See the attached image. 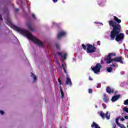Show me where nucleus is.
<instances>
[{
  "mask_svg": "<svg viewBox=\"0 0 128 128\" xmlns=\"http://www.w3.org/2000/svg\"><path fill=\"white\" fill-rule=\"evenodd\" d=\"M86 52L87 54H92L96 52V48L94 46H92V44H87L86 45Z\"/></svg>",
  "mask_w": 128,
  "mask_h": 128,
  "instance_id": "obj_4",
  "label": "nucleus"
},
{
  "mask_svg": "<svg viewBox=\"0 0 128 128\" xmlns=\"http://www.w3.org/2000/svg\"><path fill=\"white\" fill-rule=\"evenodd\" d=\"M124 118H126V120H128V116H124Z\"/></svg>",
  "mask_w": 128,
  "mask_h": 128,
  "instance_id": "obj_38",
  "label": "nucleus"
},
{
  "mask_svg": "<svg viewBox=\"0 0 128 128\" xmlns=\"http://www.w3.org/2000/svg\"><path fill=\"white\" fill-rule=\"evenodd\" d=\"M96 108H98V106L96 105Z\"/></svg>",
  "mask_w": 128,
  "mask_h": 128,
  "instance_id": "obj_45",
  "label": "nucleus"
},
{
  "mask_svg": "<svg viewBox=\"0 0 128 128\" xmlns=\"http://www.w3.org/2000/svg\"><path fill=\"white\" fill-rule=\"evenodd\" d=\"M58 56H60L62 58V60H66V56H68V54H66V53H65L62 56V52H58Z\"/></svg>",
  "mask_w": 128,
  "mask_h": 128,
  "instance_id": "obj_8",
  "label": "nucleus"
},
{
  "mask_svg": "<svg viewBox=\"0 0 128 128\" xmlns=\"http://www.w3.org/2000/svg\"><path fill=\"white\" fill-rule=\"evenodd\" d=\"M106 0H98V4H106Z\"/></svg>",
  "mask_w": 128,
  "mask_h": 128,
  "instance_id": "obj_13",
  "label": "nucleus"
},
{
  "mask_svg": "<svg viewBox=\"0 0 128 128\" xmlns=\"http://www.w3.org/2000/svg\"><path fill=\"white\" fill-rule=\"evenodd\" d=\"M100 86H101L100 84H98V86H96V88H100Z\"/></svg>",
  "mask_w": 128,
  "mask_h": 128,
  "instance_id": "obj_33",
  "label": "nucleus"
},
{
  "mask_svg": "<svg viewBox=\"0 0 128 128\" xmlns=\"http://www.w3.org/2000/svg\"><path fill=\"white\" fill-rule=\"evenodd\" d=\"M122 128H126V127H124H124H123Z\"/></svg>",
  "mask_w": 128,
  "mask_h": 128,
  "instance_id": "obj_47",
  "label": "nucleus"
},
{
  "mask_svg": "<svg viewBox=\"0 0 128 128\" xmlns=\"http://www.w3.org/2000/svg\"><path fill=\"white\" fill-rule=\"evenodd\" d=\"M103 100L104 102H108V96H104Z\"/></svg>",
  "mask_w": 128,
  "mask_h": 128,
  "instance_id": "obj_19",
  "label": "nucleus"
},
{
  "mask_svg": "<svg viewBox=\"0 0 128 128\" xmlns=\"http://www.w3.org/2000/svg\"><path fill=\"white\" fill-rule=\"evenodd\" d=\"M56 48L57 50H60V44H56Z\"/></svg>",
  "mask_w": 128,
  "mask_h": 128,
  "instance_id": "obj_26",
  "label": "nucleus"
},
{
  "mask_svg": "<svg viewBox=\"0 0 128 128\" xmlns=\"http://www.w3.org/2000/svg\"><path fill=\"white\" fill-rule=\"evenodd\" d=\"M116 53H110L106 58H104V60L106 62V64H110L112 62H120L122 64H124V61H122V57L119 56L116 57L113 59L112 58V56H116Z\"/></svg>",
  "mask_w": 128,
  "mask_h": 128,
  "instance_id": "obj_3",
  "label": "nucleus"
},
{
  "mask_svg": "<svg viewBox=\"0 0 128 128\" xmlns=\"http://www.w3.org/2000/svg\"><path fill=\"white\" fill-rule=\"evenodd\" d=\"M58 82L60 84H62V80H58Z\"/></svg>",
  "mask_w": 128,
  "mask_h": 128,
  "instance_id": "obj_37",
  "label": "nucleus"
},
{
  "mask_svg": "<svg viewBox=\"0 0 128 128\" xmlns=\"http://www.w3.org/2000/svg\"><path fill=\"white\" fill-rule=\"evenodd\" d=\"M36 82V81H34V82Z\"/></svg>",
  "mask_w": 128,
  "mask_h": 128,
  "instance_id": "obj_48",
  "label": "nucleus"
},
{
  "mask_svg": "<svg viewBox=\"0 0 128 128\" xmlns=\"http://www.w3.org/2000/svg\"><path fill=\"white\" fill-rule=\"evenodd\" d=\"M62 66L63 68V70H64V72H65V74H68V72H66V64L64 65V64H62Z\"/></svg>",
  "mask_w": 128,
  "mask_h": 128,
  "instance_id": "obj_11",
  "label": "nucleus"
},
{
  "mask_svg": "<svg viewBox=\"0 0 128 128\" xmlns=\"http://www.w3.org/2000/svg\"><path fill=\"white\" fill-rule=\"evenodd\" d=\"M126 34L128 35V30H126Z\"/></svg>",
  "mask_w": 128,
  "mask_h": 128,
  "instance_id": "obj_43",
  "label": "nucleus"
},
{
  "mask_svg": "<svg viewBox=\"0 0 128 128\" xmlns=\"http://www.w3.org/2000/svg\"><path fill=\"white\" fill-rule=\"evenodd\" d=\"M66 84H67V86H72V80H66Z\"/></svg>",
  "mask_w": 128,
  "mask_h": 128,
  "instance_id": "obj_17",
  "label": "nucleus"
},
{
  "mask_svg": "<svg viewBox=\"0 0 128 128\" xmlns=\"http://www.w3.org/2000/svg\"><path fill=\"white\" fill-rule=\"evenodd\" d=\"M116 124H113V128H116Z\"/></svg>",
  "mask_w": 128,
  "mask_h": 128,
  "instance_id": "obj_40",
  "label": "nucleus"
},
{
  "mask_svg": "<svg viewBox=\"0 0 128 128\" xmlns=\"http://www.w3.org/2000/svg\"><path fill=\"white\" fill-rule=\"evenodd\" d=\"M60 92H61V98H64V91H62V88H60Z\"/></svg>",
  "mask_w": 128,
  "mask_h": 128,
  "instance_id": "obj_15",
  "label": "nucleus"
},
{
  "mask_svg": "<svg viewBox=\"0 0 128 128\" xmlns=\"http://www.w3.org/2000/svg\"><path fill=\"white\" fill-rule=\"evenodd\" d=\"M82 48L84 50H86V46L84 44H82Z\"/></svg>",
  "mask_w": 128,
  "mask_h": 128,
  "instance_id": "obj_22",
  "label": "nucleus"
},
{
  "mask_svg": "<svg viewBox=\"0 0 128 128\" xmlns=\"http://www.w3.org/2000/svg\"><path fill=\"white\" fill-rule=\"evenodd\" d=\"M0 20H2V15H0Z\"/></svg>",
  "mask_w": 128,
  "mask_h": 128,
  "instance_id": "obj_35",
  "label": "nucleus"
},
{
  "mask_svg": "<svg viewBox=\"0 0 128 128\" xmlns=\"http://www.w3.org/2000/svg\"><path fill=\"white\" fill-rule=\"evenodd\" d=\"M0 114H4V111L2 110H0Z\"/></svg>",
  "mask_w": 128,
  "mask_h": 128,
  "instance_id": "obj_34",
  "label": "nucleus"
},
{
  "mask_svg": "<svg viewBox=\"0 0 128 128\" xmlns=\"http://www.w3.org/2000/svg\"><path fill=\"white\" fill-rule=\"evenodd\" d=\"M106 91L108 94H112V92H114V89H112L110 86H108Z\"/></svg>",
  "mask_w": 128,
  "mask_h": 128,
  "instance_id": "obj_10",
  "label": "nucleus"
},
{
  "mask_svg": "<svg viewBox=\"0 0 128 128\" xmlns=\"http://www.w3.org/2000/svg\"><path fill=\"white\" fill-rule=\"evenodd\" d=\"M6 20V24H8V26H10L12 28H13V30H14L16 32H20V34H21L24 36L26 38H27L28 40H30L32 42H34V44H38V46H44V43L42 41L40 40L31 34L30 33L28 32V30L20 29V28L19 27L14 25L12 23V20H10V19L7 18Z\"/></svg>",
  "mask_w": 128,
  "mask_h": 128,
  "instance_id": "obj_1",
  "label": "nucleus"
},
{
  "mask_svg": "<svg viewBox=\"0 0 128 128\" xmlns=\"http://www.w3.org/2000/svg\"><path fill=\"white\" fill-rule=\"evenodd\" d=\"M124 104L125 106H128V99L124 102Z\"/></svg>",
  "mask_w": 128,
  "mask_h": 128,
  "instance_id": "obj_24",
  "label": "nucleus"
},
{
  "mask_svg": "<svg viewBox=\"0 0 128 128\" xmlns=\"http://www.w3.org/2000/svg\"><path fill=\"white\" fill-rule=\"evenodd\" d=\"M97 44H98V46H100V41H98Z\"/></svg>",
  "mask_w": 128,
  "mask_h": 128,
  "instance_id": "obj_32",
  "label": "nucleus"
},
{
  "mask_svg": "<svg viewBox=\"0 0 128 128\" xmlns=\"http://www.w3.org/2000/svg\"><path fill=\"white\" fill-rule=\"evenodd\" d=\"M117 124H118V126H120V128H124V126L122 124H120L119 123Z\"/></svg>",
  "mask_w": 128,
  "mask_h": 128,
  "instance_id": "obj_25",
  "label": "nucleus"
},
{
  "mask_svg": "<svg viewBox=\"0 0 128 128\" xmlns=\"http://www.w3.org/2000/svg\"><path fill=\"white\" fill-rule=\"evenodd\" d=\"M31 76L33 78L34 80H36V76L34 73H31Z\"/></svg>",
  "mask_w": 128,
  "mask_h": 128,
  "instance_id": "obj_20",
  "label": "nucleus"
},
{
  "mask_svg": "<svg viewBox=\"0 0 128 128\" xmlns=\"http://www.w3.org/2000/svg\"><path fill=\"white\" fill-rule=\"evenodd\" d=\"M100 62H101V64H104V60H101Z\"/></svg>",
  "mask_w": 128,
  "mask_h": 128,
  "instance_id": "obj_44",
  "label": "nucleus"
},
{
  "mask_svg": "<svg viewBox=\"0 0 128 128\" xmlns=\"http://www.w3.org/2000/svg\"><path fill=\"white\" fill-rule=\"evenodd\" d=\"M110 66L114 67V68H118V65L116 64V63H114V64H110Z\"/></svg>",
  "mask_w": 128,
  "mask_h": 128,
  "instance_id": "obj_18",
  "label": "nucleus"
},
{
  "mask_svg": "<svg viewBox=\"0 0 128 128\" xmlns=\"http://www.w3.org/2000/svg\"><path fill=\"white\" fill-rule=\"evenodd\" d=\"M27 26L30 30H32V32H34V29H32V24H30V23H28Z\"/></svg>",
  "mask_w": 128,
  "mask_h": 128,
  "instance_id": "obj_14",
  "label": "nucleus"
},
{
  "mask_svg": "<svg viewBox=\"0 0 128 128\" xmlns=\"http://www.w3.org/2000/svg\"><path fill=\"white\" fill-rule=\"evenodd\" d=\"M110 26H112V30L110 32V36L111 40H116V42H122L124 38V35L120 33L122 26L116 24L114 22L111 21Z\"/></svg>",
  "mask_w": 128,
  "mask_h": 128,
  "instance_id": "obj_2",
  "label": "nucleus"
},
{
  "mask_svg": "<svg viewBox=\"0 0 128 128\" xmlns=\"http://www.w3.org/2000/svg\"><path fill=\"white\" fill-rule=\"evenodd\" d=\"M100 116L102 118H106V114H104L102 111L100 112Z\"/></svg>",
  "mask_w": 128,
  "mask_h": 128,
  "instance_id": "obj_12",
  "label": "nucleus"
},
{
  "mask_svg": "<svg viewBox=\"0 0 128 128\" xmlns=\"http://www.w3.org/2000/svg\"><path fill=\"white\" fill-rule=\"evenodd\" d=\"M32 17L34 20H36V15H34V14H32Z\"/></svg>",
  "mask_w": 128,
  "mask_h": 128,
  "instance_id": "obj_28",
  "label": "nucleus"
},
{
  "mask_svg": "<svg viewBox=\"0 0 128 128\" xmlns=\"http://www.w3.org/2000/svg\"><path fill=\"white\" fill-rule=\"evenodd\" d=\"M102 64H100V63L96 64L94 67L91 68L92 70L94 72V74L100 72V70H102Z\"/></svg>",
  "mask_w": 128,
  "mask_h": 128,
  "instance_id": "obj_5",
  "label": "nucleus"
},
{
  "mask_svg": "<svg viewBox=\"0 0 128 128\" xmlns=\"http://www.w3.org/2000/svg\"><path fill=\"white\" fill-rule=\"evenodd\" d=\"M120 95H116L112 97V102H116V100L120 98Z\"/></svg>",
  "mask_w": 128,
  "mask_h": 128,
  "instance_id": "obj_9",
  "label": "nucleus"
},
{
  "mask_svg": "<svg viewBox=\"0 0 128 128\" xmlns=\"http://www.w3.org/2000/svg\"><path fill=\"white\" fill-rule=\"evenodd\" d=\"M58 0H52V1L54 2H58Z\"/></svg>",
  "mask_w": 128,
  "mask_h": 128,
  "instance_id": "obj_42",
  "label": "nucleus"
},
{
  "mask_svg": "<svg viewBox=\"0 0 128 128\" xmlns=\"http://www.w3.org/2000/svg\"><path fill=\"white\" fill-rule=\"evenodd\" d=\"M92 90L88 89V93L89 94H92Z\"/></svg>",
  "mask_w": 128,
  "mask_h": 128,
  "instance_id": "obj_30",
  "label": "nucleus"
},
{
  "mask_svg": "<svg viewBox=\"0 0 128 128\" xmlns=\"http://www.w3.org/2000/svg\"><path fill=\"white\" fill-rule=\"evenodd\" d=\"M123 110L124 112H128V108H126V107H124V108H123Z\"/></svg>",
  "mask_w": 128,
  "mask_h": 128,
  "instance_id": "obj_23",
  "label": "nucleus"
},
{
  "mask_svg": "<svg viewBox=\"0 0 128 128\" xmlns=\"http://www.w3.org/2000/svg\"><path fill=\"white\" fill-rule=\"evenodd\" d=\"M18 10H18V8H15V12H18Z\"/></svg>",
  "mask_w": 128,
  "mask_h": 128,
  "instance_id": "obj_41",
  "label": "nucleus"
},
{
  "mask_svg": "<svg viewBox=\"0 0 128 128\" xmlns=\"http://www.w3.org/2000/svg\"><path fill=\"white\" fill-rule=\"evenodd\" d=\"M112 67H109L107 68V72H112Z\"/></svg>",
  "mask_w": 128,
  "mask_h": 128,
  "instance_id": "obj_21",
  "label": "nucleus"
},
{
  "mask_svg": "<svg viewBox=\"0 0 128 128\" xmlns=\"http://www.w3.org/2000/svg\"><path fill=\"white\" fill-rule=\"evenodd\" d=\"M102 106L104 109H106V104L104 103L102 104Z\"/></svg>",
  "mask_w": 128,
  "mask_h": 128,
  "instance_id": "obj_27",
  "label": "nucleus"
},
{
  "mask_svg": "<svg viewBox=\"0 0 128 128\" xmlns=\"http://www.w3.org/2000/svg\"><path fill=\"white\" fill-rule=\"evenodd\" d=\"M114 20H110L108 22L109 26H111L112 28V26H110V23L111 22H115L116 24H120L122 22V20H120L116 16H114Z\"/></svg>",
  "mask_w": 128,
  "mask_h": 128,
  "instance_id": "obj_6",
  "label": "nucleus"
},
{
  "mask_svg": "<svg viewBox=\"0 0 128 128\" xmlns=\"http://www.w3.org/2000/svg\"><path fill=\"white\" fill-rule=\"evenodd\" d=\"M116 124H118V118H117L116 119Z\"/></svg>",
  "mask_w": 128,
  "mask_h": 128,
  "instance_id": "obj_29",
  "label": "nucleus"
},
{
  "mask_svg": "<svg viewBox=\"0 0 128 128\" xmlns=\"http://www.w3.org/2000/svg\"><path fill=\"white\" fill-rule=\"evenodd\" d=\"M66 32L61 31L58 34L57 36V38L58 39H60V38H62V36H66Z\"/></svg>",
  "mask_w": 128,
  "mask_h": 128,
  "instance_id": "obj_7",
  "label": "nucleus"
},
{
  "mask_svg": "<svg viewBox=\"0 0 128 128\" xmlns=\"http://www.w3.org/2000/svg\"><path fill=\"white\" fill-rule=\"evenodd\" d=\"M120 120H121V122H124V118H120Z\"/></svg>",
  "mask_w": 128,
  "mask_h": 128,
  "instance_id": "obj_39",
  "label": "nucleus"
},
{
  "mask_svg": "<svg viewBox=\"0 0 128 128\" xmlns=\"http://www.w3.org/2000/svg\"><path fill=\"white\" fill-rule=\"evenodd\" d=\"M58 80H60V78H58Z\"/></svg>",
  "mask_w": 128,
  "mask_h": 128,
  "instance_id": "obj_46",
  "label": "nucleus"
},
{
  "mask_svg": "<svg viewBox=\"0 0 128 128\" xmlns=\"http://www.w3.org/2000/svg\"><path fill=\"white\" fill-rule=\"evenodd\" d=\"M89 80H92V77H90V76Z\"/></svg>",
  "mask_w": 128,
  "mask_h": 128,
  "instance_id": "obj_36",
  "label": "nucleus"
},
{
  "mask_svg": "<svg viewBox=\"0 0 128 128\" xmlns=\"http://www.w3.org/2000/svg\"><path fill=\"white\" fill-rule=\"evenodd\" d=\"M67 76V77H66V80H70V77L68 76Z\"/></svg>",
  "mask_w": 128,
  "mask_h": 128,
  "instance_id": "obj_31",
  "label": "nucleus"
},
{
  "mask_svg": "<svg viewBox=\"0 0 128 128\" xmlns=\"http://www.w3.org/2000/svg\"><path fill=\"white\" fill-rule=\"evenodd\" d=\"M105 117L106 118H107V120H110V115H108V111L105 114Z\"/></svg>",
  "mask_w": 128,
  "mask_h": 128,
  "instance_id": "obj_16",
  "label": "nucleus"
},
{
  "mask_svg": "<svg viewBox=\"0 0 128 128\" xmlns=\"http://www.w3.org/2000/svg\"><path fill=\"white\" fill-rule=\"evenodd\" d=\"M28 2H27V4H28Z\"/></svg>",
  "mask_w": 128,
  "mask_h": 128,
  "instance_id": "obj_49",
  "label": "nucleus"
}]
</instances>
